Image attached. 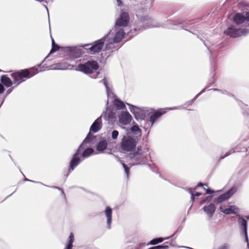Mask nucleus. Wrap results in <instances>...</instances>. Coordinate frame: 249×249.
Masks as SVG:
<instances>
[{"label":"nucleus","instance_id":"c756f323","mask_svg":"<svg viewBox=\"0 0 249 249\" xmlns=\"http://www.w3.org/2000/svg\"><path fill=\"white\" fill-rule=\"evenodd\" d=\"M168 239V238H163L162 237H159L157 238H154L151 240L150 242L147 245H156L158 243L162 242L165 239Z\"/></svg>","mask_w":249,"mask_h":249},{"label":"nucleus","instance_id":"4468645a","mask_svg":"<svg viewBox=\"0 0 249 249\" xmlns=\"http://www.w3.org/2000/svg\"><path fill=\"white\" fill-rule=\"evenodd\" d=\"M100 116L103 117L109 123H112L115 121L116 118V113L108 109H107L106 112H103Z\"/></svg>","mask_w":249,"mask_h":249},{"label":"nucleus","instance_id":"473e14b6","mask_svg":"<svg viewBox=\"0 0 249 249\" xmlns=\"http://www.w3.org/2000/svg\"><path fill=\"white\" fill-rule=\"evenodd\" d=\"M52 48L50 51V53H53L58 50L59 48V46L54 42L53 39L52 37Z\"/></svg>","mask_w":249,"mask_h":249},{"label":"nucleus","instance_id":"13d9d810","mask_svg":"<svg viewBox=\"0 0 249 249\" xmlns=\"http://www.w3.org/2000/svg\"><path fill=\"white\" fill-rule=\"evenodd\" d=\"M168 22H169V23H171L172 21H170V20H169V21H168Z\"/></svg>","mask_w":249,"mask_h":249},{"label":"nucleus","instance_id":"ea45409f","mask_svg":"<svg viewBox=\"0 0 249 249\" xmlns=\"http://www.w3.org/2000/svg\"><path fill=\"white\" fill-rule=\"evenodd\" d=\"M203 189L206 190V194H212L214 192L213 191H211L209 189H206L205 188H203Z\"/></svg>","mask_w":249,"mask_h":249},{"label":"nucleus","instance_id":"de8ad7c7","mask_svg":"<svg viewBox=\"0 0 249 249\" xmlns=\"http://www.w3.org/2000/svg\"><path fill=\"white\" fill-rule=\"evenodd\" d=\"M181 27L182 28L184 29L185 30H188V29H186V28L188 27V25H183V26H181Z\"/></svg>","mask_w":249,"mask_h":249},{"label":"nucleus","instance_id":"c85d7f7f","mask_svg":"<svg viewBox=\"0 0 249 249\" xmlns=\"http://www.w3.org/2000/svg\"><path fill=\"white\" fill-rule=\"evenodd\" d=\"M107 145V142L106 140H103L99 142L96 149L98 151H103L105 150Z\"/></svg>","mask_w":249,"mask_h":249},{"label":"nucleus","instance_id":"09e8293b","mask_svg":"<svg viewBox=\"0 0 249 249\" xmlns=\"http://www.w3.org/2000/svg\"><path fill=\"white\" fill-rule=\"evenodd\" d=\"M203 186V184H202L201 183H199L198 184L197 186V187H196L195 189H196L197 187H199V186Z\"/></svg>","mask_w":249,"mask_h":249},{"label":"nucleus","instance_id":"6ab92c4d","mask_svg":"<svg viewBox=\"0 0 249 249\" xmlns=\"http://www.w3.org/2000/svg\"><path fill=\"white\" fill-rule=\"evenodd\" d=\"M203 210L209 217H212L215 212V206L213 204L211 203L204 206Z\"/></svg>","mask_w":249,"mask_h":249},{"label":"nucleus","instance_id":"72a5a7b5","mask_svg":"<svg viewBox=\"0 0 249 249\" xmlns=\"http://www.w3.org/2000/svg\"><path fill=\"white\" fill-rule=\"evenodd\" d=\"M131 131L135 134H138L141 133V129L139 128L138 125H134L131 128Z\"/></svg>","mask_w":249,"mask_h":249},{"label":"nucleus","instance_id":"e433bc0d","mask_svg":"<svg viewBox=\"0 0 249 249\" xmlns=\"http://www.w3.org/2000/svg\"><path fill=\"white\" fill-rule=\"evenodd\" d=\"M168 248V246H156V247H151V248H150L148 249H167Z\"/></svg>","mask_w":249,"mask_h":249},{"label":"nucleus","instance_id":"2f4dec72","mask_svg":"<svg viewBox=\"0 0 249 249\" xmlns=\"http://www.w3.org/2000/svg\"><path fill=\"white\" fill-rule=\"evenodd\" d=\"M189 192L191 195V199L192 202L194 201L195 196H198L201 195V193L196 192L195 194L194 193V190L193 189H189Z\"/></svg>","mask_w":249,"mask_h":249},{"label":"nucleus","instance_id":"a18cd8bd","mask_svg":"<svg viewBox=\"0 0 249 249\" xmlns=\"http://www.w3.org/2000/svg\"><path fill=\"white\" fill-rule=\"evenodd\" d=\"M117 2L118 6H121L122 4L121 0H117Z\"/></svg>","mask_w":249,"mask_h":249},{"label":"nucleus","instance_id":"4be33fe9","mask_svg":"<svg viewBox=\"0 0 249 249\" xmlns=\"http://www.w3.org/2000/svg\"><path fill=\"white\" fill-rule=\"evenodd\" d=\"M165 112H160L159 111H156L153 114H152L149 119L147 120V123L150 122L151 123V126H152L156 120L160 118Z\"/></svg>","mask_w":249,"mask_h":249},{"label":"nucleus","instance_id":"f3484780","mask_svg":"<svg viewBox=\"0 0 249 249\" xmlns=\"http://www.w3.org/2000/svg\"><path fill=\"white\" fill-rule=\"evenodd\" d=\"M238 222L242 233H247V220L242 216L238 215Z\"/></svg>","mask_w":249,"mask_h":249},{"label":"nucleus","instance_id":"2eb2a0df","mask_svg":"<svg viewBox=\"0 0 249 249\" xmlns=\"http://www.w3.org/2000/svg\"><path fill=\"white\" fill-rule=\"evenodd\" d=\"M132 117L127 111H124L121 113L119 117V122L123 125H127L131 121Z\"/></svg>","mask_w":249,"mask_h":249},{"label":"nucleus","instance_id":"f257e3e1","mask_svg":"<svg viewBox=\"0 0 249 249\" xmlns=\"http://www.w3.org/2000/svg\"><path fill=\"white\" fill-rule=\"evenodd\" d=\"M129 20V15L122 13L115 22L114 27L106 36L107 43L105 50H110L116 47V44L121 42L126 34L124 28L126 27Z\"/></svg>","mask_w":249,"mask_h":249},{"label":"nucleus","instance_id":"a211bd4d","mask_svg":"<svg viewBox=\"0 0 249 249\" xmlns=\"http://www.w3.org/2000/svg\"><path fill=\"white\" fill-rule=\"evenodd\" d=\"M43 71L44 70L42 69V68L40 67V65H38L36 67H33L29 70H24V71H26L28 73L27 74H26V78H29L34 76L38 72Z\"/></svg>","mask_w":249,"mask_h":249},{"label":"nucleus","instance_id":"aec40b11","mask_svg":"<svg viewBox=\"0 0 249 249\" xmlns=\"http://www.w3.org/2000/svg\"><path fill=\"white\" fill-rule=\"evenodd\" d=\"M142 23L144 26L143 29L157 27V26L153 24V20L147 16L142 18Z\"/></svg>","mask_w":249,"mask_h":249},{"label":"nucleus","instance_id":"412c9836","mask_svg":"<svg viewBox=\"0 0 249 249\" xmlns=\"http://www.w3.org/2000/svg\"><path fill=\"white\" fill-rule=\"evenodd\" d=\"M100 82L102 83L105 85L106 89L107 94L108 98L111 99L116 98V95L114 94V93L112 91L111 89L108 86L107 80L106 78H104L101 80L100 81Z\"/></svg>","mask_w":249,"mask_h":249},{"label":"nucleus","instance_id":"79ce46f5","mask_svg":"<svg viewBox=\"0 0 249 249\" xmlns=\"http://www.w3.org/2000/svg\"><path fill=\"white\" fill-rule=\"evenodd\" d=\"M4 90V87L1 84H0V93H2L3 92Z\"/></svg>","mask_w":249,"mask_h":249},{"label":"nucleus","instance_id":"a878e982","mask_svg":"<svg viewBox=\"0 0 249 249\" xmlns=\"http://www.w3.org/2000/svg\"><path fill=\"white\" fill-rule=\"evenodd\" d=\"M69 65L66 63H59L52 66V70H65L68 68Z\"/></svg>","mask_w":249,"mask_h":249},{"label":"nucleus","instance_id":"6e6552de","mask_svg":"<svg viewBox=\"0 0 249 249\" xmlns=\"http://www.w3.org/2000/svg\"><path fill=\"white\" fill-rule=\"evenodd\" d=\"M233 21L237 25L243 24L246 27H249V12L236 14Z\"/></svg>","mask_w":249,"mask_h":249},{"label":"nucleus","instance_id":"603ef678","mask_svg":"<svg viewBox=\"0 0 249 249\" xmlns=\"http://www.w3.org/2000/svg\"><path fill=\"white\" fill-rule=\"evenodd\" d=\"M25 180H26V181H31V182H34V181H33V180H29V179H26Z\"/></svg>","mask_w":249,"mask_h":249},{"label":"nucleus","instance_id":"58836bf2","mask_svg":"<svg viewBox=\"0 0 249 249\" xmlns=\"http://www.w3.org/2000/svg\"><path fill=\"white\" fill-rule=\"evenodd\" d=\"M229 247L227 244H224L221 246H220L218 249H228Z\"/></svg>","mask_w":249,"mask_h":249},{"label":"nucleus","instance_id":"20e7f679","mask_svg":"<svg viewBox=\"0 0 249 249\" xmlns=\"http://www.w3.org/2000/svg\"><path fill=\"white\" fill-rule=\"evenodd\" d=\"M105 43H107L106 37L104 36L102 38L95 41L92 44H86L83 46L88 53L91 54H94L100 52L104 48Z\"/></svg>","mask_w":249,"mask_h":249},{"label":"nucleus","instance_id":"423d86ee","mask_svg":"<svg viewBox=\"0 0 249 249\" xmlns=\"http://www.w3.org/2000/svg\"><path fill=\"white\" fill-rule=\"evenodd\" d=\"M136 144L135 139L130 136H124L121 142V148L124 151L129 152L133 150Z\"/></svg>","mask_w":249,"mask_h":249},{"label":"nucleus","instance_id":"1a4fd4ad","mask_svg":"<svg viewBox=\"0 0 249 249\" xmlns=\"http://www.w3.org/2000/svg\"><path fill=\"white\" fill-rule=\"evenodd\" d=\"M129 107L130 111L135 115L137 119L144 120L145 116V110L133 105L127 104Z\"/></svg>","mask_w":249,"mask_h":249},{"label":"nucleus","instance_id":"8fccbe9b","mask_svg":"<svg viewBox=\"0 0 249 249\" xmlns=\"http://www.w3.org/2000/svg\"><path fill=\"white\" fill-rule=\"evenodd\" d=\"M178 107H174L173 108H169L168 109H170V110L171 109H178Z\"/></svg>","mask_w":249,"mask_h":249},{"label":"nucleus","instance_id":"5701e85b","mask_svg":"<svg viewBox=\"0 0 249 249\" xmlns=\"http://www.w3.org/2000/svg\"><path fill=\"white\" fill-rule=\"evenodd\" d=\"M105 213L107 218V224L108 228H110L111 224L112 222V211L110 207H107L105 211Z\"/></svg>","mask_w":249,"mask_h":249},{"label":"nucleus","instance_id":"9d476101","mask_svg":"<svg viewBox=\"0 0 249 249\" xmlns=\"http://www.w3.org/2000/svg\"><path fill=\"white\" fill-rule=\"evenodd\" d=\"M65 53L66 56L71 60L79 57L82 55L81 50L76 48L67 47L65 49Z\"/></svg>","mask_w":249,"mask_h":249},{"label":"nucleus","instance_id":"6e6d98bb","mask_svg":"<svg viewBox=\"0 0 249 249\" xmlns=\"http://www.w3.org/2000/svg\"><path fill=\"white\" fill-rule=\"evenodd\" d=\"M209 51L212 54L213 53L211 50H210Z\"/></svg>","mask_w":249,"mask_h":249},{"label":"nucleus","instance_id":"0eeeda50","mask_svg":"<svg viewBox=\"0 0 249 249\" xmlns=\"http://www.w3.org/2000/svg\"><path fill=\"white\" fill-rule=\"evenodd\" d=\"M249 33V30L246 28H236L231 26L224 32V34L231 37H237L245 36Z\"/></svg>","mask_w":249,"mask_h":249},{"label":"nucleus","instance_id":"4c0bfd02","mask_svg":"<svg viewBox=\"0 0 249 249\" xmlns=\"http://www.w3.org/2000/svg\"><path fill=\"white\" fill-rule=\"evenodd\" d=\"M212 199V196H208L205 199H204L203 200H202L200 202V204H203L204 203H205V202L207 200H211Z\"/></svg>","mask_w":249,"mask_h":249},{"label":"nucleus","instance_id":"39448f33","mask_svg":"<svg viewBox=\"0 0 249 249\" xmlns=\"http://www.w3.org/2000/svg\"><path fill=\"white\" fill-rule=\"evenodd\" d=\"M90 137V133L87 135L86 138L83 141V142L79 146L76 153L73 155L72 158L70 162V167L68 170V173H71L74 169L79 164L80 162V152L83 149L84 145L88 142Z\"/></svg>","mask_w":249,"mask_h":249},{"label":"nucleus","instance_id":"f03ea898","mask_svg":"<svg viewBox=\"0 0 249 249\" xmlns=\"http://www.w3.org/2000/svg\"><path fill=\"white\" fill-rule=\"evenodd\" d=\"M149 148L146 146H138L137 150L131 156L130 159L133 162L132 165L144 164L150 158Z\"/></svg>","mask_w":249,"mask_h":249},{"label":"nucleus","instance_id":"a19ab883","mask_svg":"<svg viewBox=\"0 0 249 249\" xmlns=\"http://www.w3.org/2000/svg\"><path fill=\"white\" fill-rule=\"evenodd\" d=\"M245 238L246 242L247 243V246L249 249V239L248 237V234H245Z\"/></svg>","mask_w":249,"mask_h":249},{"label":"nucleus","instance_id":"b1692460","mask_svg":"<svg viewBox=\"0 0 249 249\" xmlns=\"http://www.w3.org/2000/svg\"><path fill=\"white\" fill-rule=\"evenodd\" d=\"M235 209L236 208L234 206H231L229 208L225 209L222 206L220 207V211L227 214L236 213V212L234 211Z\"/></svg>","mask_w":249,"mask_h":249},{"label":"nucleus","instance_id":"7c9ffc66","mask_svg":"<svg viewBox=\"0 0 249 249\" xmlns=\"http://www.w3.org/2000/svg\"><path fill=\"white\" fill-rule=\"evenodd\" d=\"M74 238L73 234H70L69 237V242L68 243L65 249H72V243L74 241Z\"/></svg>","mask_w":249,"mask_h":249},{"label":"nucleus","instance_id":"dca6fc26","mask_svg":"<svg viewBox=\"0 0 249 249\" xmlns=\"http://www.w3.org/2000/svg\"><path fill=\"white\" fill-rule=\"evenodd\" d=\"M102 116H100L98 117L92 124L90 128V132L88 133V134L90 133L91 134V131L96 133L99 131L102 128Z\"/></svg>","mask_w":249,"mask_h":249},{"label":"nucleus","instance_id":"393cba45","mask_svg":"<svg viewBox=\"0 0 249 249\" xmlns=\"http://www.w3.org/2000/svg\"><path fill=\"white\" fill-rule=\"evenodd\" d=\"M247 151V148L246 147H244L242 148H238L235 147L232 149H231L229 151L227 152L225 155L221 158V159H223L225 157L228 156L232 153H235L236 152H246Z\"/></svg>","mask_w":249,"mask_h":249},{"label":"nucleus","instance_id":"f8f14e48","mask_svg":"<svg viewBox=\"0 0 249 249\" xmlns=\"http://www.w3.org/2000/svg\"><path fill=\"white\" fill-rule=\"evenodd\" d=\"M28 73L22 71L21 72H15L11 74L14 84H19L25 80L26 78V74Z\"/></svg>","mask_w":249,"mask_h":249},{"label":"nucleus","instance_id":"4d7b16f0","mask_svg":"<svg viewBox=\"0 0 249 249\" xmlns=\"http://www.w3.org/2000/svg\"><path fill=\"white\" fill-rule=\"evenodd\" d=\"M213 90H218V89H213Z\"/></svg>","mask_w":249,"mask_h":249},{"label":"nucleus","instance_id":"bb28decb","mask_svg":"<svg viewBox=\"0 0 249 249\" xmlns=\"http://www.w3.org/2000/svg\"><path fill=\"white\" fill-rule=\"evenodd\" d=\"M114 106L117 109H122L125 107L124 103L121 100L115 98L112 101Z\"/></svg>","mask_w":249,"mask_h":249},{"label":"nucleus","instance_id":"bf43d9fd","mask_svg":"<svg viewBox=\"0 0 249 249\" xmlns=\"http://www.w3.org/2000/svg\"><path fill=\"white\" fill-rule=\"evenodd\" d=\"M107 106L108 105V101H107Z\"/></svg>","mask_w":249,"mask_h":249},{"label":"nucleus","instance_id":"5fc2aeb1","mask_svg":"<svg viewBox=\"0 0 249 249\" xmlns=\"http://www.w3.org/2000/svg\"><path fill=\"white\" fill-rule=\"evenodd\" d=\"M44 7L46 8V9H47V10H48V8H47V6H46V5H44Z\"/></svg>","mask_w":249,"mask_h":249},{"label":"nucleus","instance_id":"c03bdc74","mask_svg":"<svg viewBox=\"0 0 249 249\" xmlns=\"http://www.w3.org/2000/svg\"><path fill=\"white\" fill-rule=\"evenodd\" d=\"M244 114L249 116V109H246L244 112Z\"/></svg>","mask_w":249,"mask_h":249},{"label":"nucleus","instance_id":"3c124183","mask_svg":"<svg viewBox=\"0 0 249 249\" xmlns=\"http://www.w3.org/2000/svg\"><path fill=\"white\" fill-rule=\"evenodd\" d=\"M12 91V89H9L7 91V92L8 94L10 93Z\"/></svg>","mask_w":249,"mask_h":249},{"label":"nucleus","instance_id":"37998d69","mask_svg":"<svg viewBox=\"0 0 249 249\" xmlns=\"http://www.w3.org/2000/svg\"><path fill=\"white\" fill-rule=\"evenodd\" d=\"M204 89L203 90H202L200 92H199L198 94H197L195 96V97L194 99H193V100H192V102H193L194 101H195V100L196 99V98L198 96H199V95H200V94H201V93L204 91Z\"/></svg>","mask_w":249,"mask_h":249},{"label":"nucleus","instance_id":"864d4df0","mask_svg":"<svg viewBox=\"0 0 249 249\" xmlns=\"http://www.w3.org/2000/svg\"><path fill=\"white\" fill-rule=\"evenodd\" d=\"M246 218L247 219H248V220L249 219V216H246Z\"/></svg>","mask_w":249,"mask_h":249},{"label":"nucleus","instance_id":"ddd939ff","mask_svg":"<svg viewBox=\"0 0 249 249\" xmlns=\"http://www.w3.org/2000/svg\"><path fill=\"white\" fill-rule=\"evenodd\" d=\"M236 190L235 187L231 188L226 193L220 195L219 196L217 197L215 200L214 202L216 203H220L222 201L229 199L231 196H232L236 192Z\"/></svg>","mask_w":249,"mask_h":249},{"label":"nucleus","instance_id":"c9c22d12","mask_svg":"<svg viewBox=\"0 0 249 249\" xmlns=\"http://www.w3.org/2000/svg\"><path fill=\"white\" fill-rule=\"evenodd\" d=\"M119 132L117 130H113L111 133V137L113 139L115 140L117 138Z\"/></svg>","mask_w":249,"mask_h":249},{"label":"nucleus","instance_id":"9b49d317","mask_svg":"<svg viewBox=\"0 0 249 249\" xmlns=\"http://www.w3.org/2000/svg\"><path fill=\"white\" fill-rule=\"evenodd\" d=\"M92 135L90 134V137L88 142L83 147V149L80 152V155L82 156V158H86L90 156L93 154L94 150L91 148H89L90 146V143L93 139Z\"/></svg>","mask_w":249,"mask_h":249},{"label":"nucleus","instance_id":"49530a36","mask_svg":"<svg viewBox=\"0 0 249 249\" xmlns=\"http://www.w3.org/2000/svg\"><path fill=\"white\" fill-rule=\"evenodd\" d=\"M53 187V188L57 189H58V190H61V191H62V194H64V193L63 191L61 188H59V187H56V186H53V187Z\"/></svg>","mask_w":249,"mask_h":249},{"label":"nucleus","instance_id":"7ed1b4c3","mask_svg":"<svg viewBox=\"0 0 249 249\" xmlns=\"http://www.w3.org/2000/svg\"><path fill=\"white\" fill-rule=\"evenodd\" d=\"M98 64L95 61H88L84 64H79L77 67V70L86 74H90V77L96 78L99 74L96 71L98 69Z\"/></svg>","mask_w":249,"mask_h":249},{"label":"nucleus","instance_id":"f704fd0d","mask_svg":"<svg viewBox=\"0 0 249 249\" xmlns=\"http://www.w3.org/2000/svg\"><path fill=\"white\" fill-rule=\"evenodd\" d=\"M122 164L123 165V167L124 169V172L126 175L127 178L128 177V174H129V168L126 165H125L124 163H122Z\"/></svg>","mask_w":249,"mask_h":249},{"label":"nucleus","instance_id":"cd10ccee","mask_svg":"<svg viewBox=\"0 0 249 249\" xmlns=\"http://www.w3.org/2000/svg\"><path fill=\"white\" fill-rule=\"evenodd\" d=\"M1 82L7 87H10L12 85L11 80L6 75H2L0 78Z\"/></svg>","mask_w":249,"mask_h":249}]
</instances>
